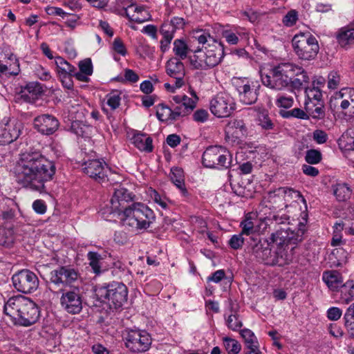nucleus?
Instances as JSON below:
<instances>
[{
  "instance_id": "393cba45",
  "label": "nucleus",
  "mask_w": 354,
  "mask_h": 354,
  "mask_svg": "<svg viewBox=\"0 0 354 354\" xmlns=\"http://www.w3.org/2000/svg\"><path fill=\"white\" fill-rule=\"evenodd\" d=\"M330 104L334 106L339 104L342 109H346L350 104L354 108V88H343L335 92L330 98Z\"/></svg>"
},
{
  "instance_id": "f3484780",
  "label": "nucleus",
  "mask_w": 354,
  "mask_h": 354,
  "mask_svg": "<svg viewBox=\"0 0 354 354\" xmlns=\"http://www.w3.org/2000/svg\"><path fill=\"white\" fill-rule=\"evenodd\" d=\"M23 127L22 122L16 118H3L0 122V145L10 144L16 140Z\"/></svg>"
},
{
  "instance_id": "c756f323",
  "label": "nucleus",
  "mask_w": 354,
  "mask_h": 354,
  "mask_svg": "<svg viewBox=\"0 0 354 354\" xmlns=\"http://www.w3.org/2000/svg\"><path fill=\"white\" fill-rule=\"evenodd\" d=\"M308 80L309 77L306 72L301 67L295 65L289 86H291L292 88L299 89L304 84L308 82Z\"/></svg>"
},
{
  "instance_id": "ddd939ff",
  "label": "nucleus",
  "mask_w": 354,
  "mask_h": 354,
  "mask_svg": "<svg viewBox=\"0 0 354 354\" xmlns=\"http://www.w3.org/2000/svg\"><path fill=\"white\" fill-rule=\"evenodd\" d=\"M125 346L132 352L143 353L149 350L151 344V338L145 330H131L127 331L124 337Z\"/></svg>"
},
{
  "instance_id": "39448f33",
  "label": "nucleus",
  "mask_w": 354,
  "mask_h": 354,
  "mask_svg": "<svg viewBox=\"0 0 354 354\" xmlns=\"http://www.w3.org/2000/svg\"><path fill=\"white\" fill-rule=\"evenodd\" d=\"M293 68L295 64L286 62L272 66L268 71H261V82L264 86L271 89L283 90L290 85Z\"/></svg>"
},
{
  "instance_id": "f03ea898",
  "label": "nucleus",
  "mask_w": 354,
  "mask_h": 354,
  "mask_svg": "<svg viewBox=\"0 0 354 354\" xmlns=\"http://www.w3.org/2000/svg\"><path fill=\"white\" fill-rule=\"evenodd\" d=\"M3 311L11 317L15 324L25 327L36 323L40 315L37 305L21 295L10 298L4 304Z\"/></svg>"
},
{
  "instance_id": "cd10ccee",
  "label": "nucleus",
  "mask_w": 354,
  "mask_h": 354,
  "mask_svg": "<svg viewBox=\"0 0 354 354\" xmlns=\"http://www.w3.org/2000/svg\"><path fill=\"white\" fill-rule=\"evenodd\" d=\"M191 97H188L185 94L176 95L171 97V102L176 104H182L189 114L196 107L198 97L195 91H191Z\"/></svg>"
},
{
  "instance_id": "c85d7f7f",
  "label": "nucleus",
  "mask_w": 354,
  "mask_h": 354,
  "mask_svg": "<svg viewBox=\"0 0 354 354\" xmlns=\"http://www.w3.org/2000/svg\"><path fill=\"white\" fill-rule=\"evenodd\" d=\"M322 280L333 291L337 290L343 284L341 274L336 270H328L323 272Z\"/></svg>"
},
{
  "instance_id": "58836bf2",
  "label": "nucleus",
  "mask_w": 354,
  "mask_h": 354,
  "mask_svg": "<svg viewBox=\"0 0 354 354\" xmlns=\"http://www.w3.org/2000/svg\"><path fill=\"white\" fill-rule=\"evenodd\" d=\"M148 194L151 199L162 209H169L171 203L166 196L160 194L156 190L153 189H150Z\"/></svg>"
},
{
  "instance_id": "b1692460",
  "label": "nucleus",
  "mask_w": 354,
  "mask_h": 354,
  "mask_svg": "<svg viewBox=\"0 0 354 354\" xmlns=\"http://www.w3.org/2000/svg\"><path fill=\"white\" fill-rule=\"evenodd\" d=\"M167 74L175 80L176 88H181L185 83V68L181 60L172 57L166 64Z\"/></svg>"
},
{
  "instance_id": "69168bd1",
  "label": "nucleus",
  "mask_w": 354,
  "mask_h": 354,
  "mask_svg": "<svg viewBox=\"0 0 354 354\" xmlns=\"http://www.w3.org/2000/svg\"><path fill=\"white\" fill-rule=\"evenodd\" d=\"M80 71L86 73V75H91L93 73V66L90 59H86L80 61L79 63Z\"/></svg>"
},
{
  "instance_id": "680f3d73",
  "label": "nucleus",
  "mask_w": 354,
  "mask_h": 354,
  "mask_svg": "<svg viewBox=\"0 0 354 354\" xmlns=\"http://www.w3.org/2000/svg\"><path fill=\"white\" fill-rule=\"evenodd\" d=\"M113 50L118 54L125 56L127 54L126 47L120 38L116 37L112 44Z\"/></svg>"
},
{
  "instance_id": "774afa93",
  "label": "nucleus",
  "mask_w": 354,
  "mask_h": 354,
  "mask_svg": "<svg viewBox=\"0 0 354 354\" xmlns=\"http://www.w3.org/2000/svg\"><path fill=\"white\" fill-rule=\"evenodd\" d=\"M35 75L41 80L47 81L50 79V72L41 66H37L35 70Z\"/></svg>"
},
{
  "instance_id": "4c0bfd02",
  "label": "nucleus",
  "mask_w": 354,
  "mask_h": 354,
  "mask_svg": "<svg viewBox=\"0 0 354 354\" xmlns=\"http://www.w3.org/2000/svg\"><path fill=\"white\" fill-rule=\"evenodd\" d=\"M279 194H282L283 201H284L283 205H284L286 207H288V203H290L291 201L296 202L298 199L301 198V195L298 191L290 188L280 187L279 188Z\"/></svg>"
},
{
  "instance_id": "3c124183",
  "label": "nucleus",
  "mask_w": 354,
  "mask_h": 354,
  "mask_svg": "<svg viewBox=\"0 0 354 354\" xmlns=\"http://www.w3.org/2000/svg\"><path fill=\"white\" fill-rule=\"evenodd\" d=\"M267 201L271 205L273 208H281L284 202L283 201L282 194H279V189L274 192H270L267 196Z\"/></svg>"
},
{
  "instance_id": "6e6552de",
  "label": "nucleus",
  "mask_w": 354,
  "mask_h": 354,
  "mask_svg": "<svg viewBox=\"0 0 354 354\" xmlns=\"http://www.w3.org/2000/svg\"><path fill=\"white\" fill-rule=\"evenodd\" d=\"M194 37L199 44L205 45L204 50L209 65H212V68L217 66L224 57L223 44L204 30L196 31Z\"/></svg>"
},
{
  "instance_id": "ea45409f",
  "label": "nucleus",
  "mask_w": 354,
  "mask_h": 354,
  "mask_svg": "<svg viewBox=\"0 0 354 354\" xmlns=\"http://www.w3.org/2000/svg\"><path fill=\"white\" fill-rule=\"evenodd\" d=\"M333 193L338 201H344L349 198L351 190L346 184L339 183L333 187Z\"/></svg>"
},
{
  "instance_id": "412c9836",
  "label": "nucleus",
  "mask_w": 354,
  "mask_h": 354,
  "mask_svg": "<svg viewBox=\"0 0 354 354\" xmlns=\"http://www.w3.org/2000/svg\"><path fill=\"white\" fill-rule=\"evenodd\" d=\"M33 126L35 129L44 135H52L59 128V122L53 115L42 114L35 118Z\"/></svg>"
},
{
  "instance_id": "5fc2aeb1",
  "label": "nucleus",
  "mask_w": 354,
  "mask_h": 354,
  "mask_svg": "<svg viewBox=\"0 0 354 354\" xmlns=\"http://www.w3.org/2000/svg\"><path fill=\"white\" fill-rule=\"evenodd\" d=\"M305 160L308 164H317L322 160V153L316 149L308 150L306 153Z\"/></svg>"
},
{
  "instance_id": "e433bc0d",
  "label": "nucleus",
  "mask_w": 354,
  "mask_h": 354,
  "mask_svg": "<svg viewBox=\"0 0 354 354\" xmlns=\"http://www.w3.org/2000/svg\"><path fill=\"white\" fill-rule=\"evenodd\" d=\"M5 62V74H10L12 75H17L20 72L19 60L13 54H10L8 56L6 55Z\"/></svg>"
},
{
  "instance_id": "4be33fe9",
  "label": "nucleus",
  "mask_w": 354,
  "mask_h": 354,
  "mask_svg": "<svg viewBox=\"0 0 354 354\" xmlns=\"http://www.w3.org/2000/svg\"><path fill=\"white\" fill-rule=\"evenodd\" d=\"M55 64L57 75L64 87L71 89L73 87L71 77L76 71L74 66L59 56L55 57Z\"/></svg>"
},
{
  "instance_id": "9d476101",
  "label": "nucleus",
  "mask_w": 354,
  "mask_h": 354,
  "mask_svg": "<svg viewBox=\"0 0 354 354\" xmlns=\"http://www.w3.org/2000/svg\"><path fill=\"white\" fill-rule=\"evenodd\" d=\"M233 85L238 93L241 103L251 105L257 102L260 87L257 82L245 77H236L233 79Z\"/></svg>"
},
{
  "instance_id": "1a4fd4ad",
  "label": "nucleus",
  "mask_w": 354,
  "mask_h": 354,
  "mask_svg": "<svg viewBox=\"0 0 354 354\" xmlns=\"http://www.w3.org/2000/svg\"><path fill=\"white\" fill-rule=\"evenodd\" d=\"M231 162L230 151L221 146L209 147L203 154V164L206 167L227 169L230 167Z\"/></svg>"
},
{
  "instance_id": "338daca9",
  "label": "nucleus",
  "mask_w": 354,
  "mask_h": 354,
  "mask_svg": "<svg viewBox=\"0 0 354 354\" xmlns=\"http://www.w3.org/2000/svg\"><path fill=\"white\" fill-rule=\"evenodd\" d=\"M342 315V310L337 307H330L327 310V317L332 321L338 320Z\"/></svg>"
},
{
  "instance_id": "c9c22d12",
  "label": "nucleus",
  "mask_w": 354,
  "mask_h": 354,
  "mask_svg": "<svg viewBox=\"0 0 354 354\" xmlns=\"http://www.w3.org/2000/svg\"><path fill=\"white\" fill-rule=\"evenodd\" d=\"M338 145L345 150H354V129H350L344 132L339 138Z\"/></svg>"
},
{
  "instance_id": "7ed1b4c3",
  "label": "nucleus",
  "mask_w": 354,
  "mask_h": 354,
  "mask_svg": "<svg viewBox=\"0 0 354 354\" xmlns=\"http://www.w3.org/2000/svg\"><path fill=\"white\" fill-rule=\"evenodd\" d=\"M113 214L117 215L124 225L136 230L147 229L155 219L153 212L141 203H133Z\"/></svg>"
},
{
  "instance_id": "864d4df0",
  "label": "nucleus",
  "mask_w": 354,
  "mask_h": 354,
  "mask_svg": "<svg viewBox=\"0 0 354 354\" xmlns=\"http://www.w3.org/2000/svg\"><path fill=\"white\" fill-rule=\"evenodd\" d=\"M341 82V77L338 72L331 71L328 75L327 86L329 89L335 90L338 88Z\"/></svg>"
},
{
  "instance_id": "4d7b16f0",
  "label": "nucleus",
  "mask_w": 354,
  "mask_h": 354,
  "mask_svg": "<svg viewBox=\"0 0 354 354\" xmlns=\"http://www.w3.org/2000/svg\"><path fill=\"white\" fill-rule=\"evenodd\" d=\"M281 114L283 118L293 117L303 120L308 119L309 117L307 112H305L304 111L299 108L293 109L290 111H286L283 113Z\"/></svg>"
},
{
  "instance_id": "f704fd0d",
  "label": "nucleus",
  "mask_w": 354,
  "mask_h": 354,
  "mask_svg": "<svg viewBox=\"0 0 354 354\" xmlns=\"http://www.w3.org/2000/svg\"><path fill=\"white\" fill-rule=\"evenodd\" d=\"M340 301L348 304L354 298V281H347L340 288Z\"/></svg>"
},
{
  "instance_id": "49530a36",
  "label": "nucleus",
  "mask_w": 354,
  "mask_h": 354,
  "mask_svg": "<svg viewBox=\"0 0 354 354\" xmlns=\"http://www.w3.org/2000/svg\"><path fill=\"white\" fill-rule=\"evenodd\" d=\"M345 326L350 331L351 335H354V304L347 308L344 317Z\"/></svg>"
},
{
  "instance_id": "2f4dec72",
  "label": "nucleus",
  "mask_w": 354,
  "mask_h": 354,
  "mask_svg": "<svg viewBox=\"0 0 354 354\" xmlns=\"http://www.w3.org/2000/svg\"><path fill=\"white\" fill-rule=\"evenodd\" d=\"M192 51L185 40L182 39H175L173 43V53L174 57L183 60L188 57L189 53Z\"/></svg>"
},
{
  "instance_id": "4468645a",
  "label": "nucleus",
  "mask_w": 354,
  "mask_h": 354,
  "mask_svg": "<svg viewBox=\"0 0 354 354\" xmlns=\"http://www.w3.org/2000/svg\"><path fill=\"white\" fill-rule=\"evenodd\" d=\"M233 97L225 93H219L210 101L209 109L217 118H227L231 115L235 109Z\"/></svg>"
},
{
  "instance_id": "13d9d810",
  "label": "nucleus",
  "mask_w": 354,
  "mask_h": 354,
  "mask_svg": "<svg viewBox=\"0 0 354 354\" xmlns=\"http://www.w3.org/2000/svg\"><path fill=\"white\" fill-rule=\"evenodd\" d=\"M209 118V113L207 110L204 109H198L195 111L192 115V119L197 123H205Z\"/></svg>"
},
{
  "instance_id": "6e6d98bb",
  "label": "nucleus",
  "mask_w": 354,
  "mask_h": 354,
  "mask_svg": "<svg viewBox=\"0 0 354 354\" xmlns=\"http://www.w3.org/2000/svg\"><path fill=\"white\" fill-rule=\"evenodd\" d=\"M294 103V100L291 96L286 95H279L276 99L275 104L280 108L289 109Z\"/></svg>"
},
{
  "instance_id": "a878e982",
  "label": "nucleus",
  "mask_w": 354,
  "mask_h": 354,
  "mask_svg": "<svg viewBox=\"0 0 354 354\" xmlns=\"http://www.w3.org/2000/svg\"><path fill=\"white\" fill-rule=\"evenodd\" d=\"M126 16L136 23H143L151 19V15L145 6H140L136 3L127 10Z\"/></svg>"
},
{
  "instance_id": "8fccbe9b",
  "label": "nucleus",
  "mask_w": 354,
  "mask_h": 354,
  "mask_svg": "<svg viewBox=\"0 0 354 354\" xmlns=\"http://www.w3.org/2000/svg\"><path fill=\"white\" fill-rule=\"evenodd\" d=\"M305 93L308 99L305 102L315 103L322 102V93L320 89L313 86L308 87L306 88Z\"/></svg>"
},
{
  "instance_id": "c03bdc74",
  "label": "nucleus",
  "mask_w": 354,
  "mask_h": 354,
  "mask_svg": "<svg viewBox=\"0 0 354 354\" xmlns=\"http://www.w3.org/2000/svg\"><path fill=\"white\" fill-rule=\"evenodd\" d=\"M106 104L112 109L115 110L119 107L121 102V93L115 90L108 93L105 97Z\"/></svg>"
},
{
  "instance_id": "9b49d317",
  "label": "nucleus",
  "mask_w": 354,
  "mask_h": 354,
  "mask_svg": "<svg viewBox=\"0 0 354 354\" xmlns=\"http://www.w3.org/2000/svg\"><path fill=\"white\" fill-rule=\"evenodd\" d=\"M80 280L79 272L69 266H61L52 270L50 273V283L62 290L71 287Z\"/></svg>"
},
{
  "instance_id": "a211bd4d",
  "label": "nucleus",
  "mask_w": 354,
  "mask_h": 354,
  "mask_svg": "<svg viewBox=\"0 0 354 354\" xmlns=\"http://www.w3.org/2000/svg\"><path fill=\"white\" fill-rule=\"evenodd\" d=\"M251 245L252 254L259 261L268 265H279L280 260L277 257L275 252H272L271 244L268 239H254L253 243Z\"/></svg>"
},
{
  "instance_id": "e2e57ef3",
  "label": "nucleus",
  "mask_w": 354,
  "mask_h": 354,
  "mask_svg": "<svg viewBox=\"0 0 354 354\" xmlns=\"http://www.w3.org/2000/svg\"><path fill=\"white\" fill-rule=\"evenodd\" d=\"M243 234L233 235L229 241V244L232 249L238 250L241 248L244 243Z\"/></svg>"
},
{
  "instance_id": "79ce46f5",
  "label": "nucleus",
  "mask_w": 354,
  "mask_h": 354,
  "mask_svg": "<svg viewBox=\"0 0 354 354\" xmlns=\"http://www.w3.org/2000/svg\"><path fill=\"white\" fill-rule=\"evenodd\" d=\"M257 124L266 130L272 129L274 124L270 120L268 113L265 109H259L257 118Z\"/></svg>"
},
{
  "instance_id": "423d86ee",
  "label": "nucleus",
  "mask_w": 354,
  "mask_h": 354,
  "mask_svg": "<svg viewBox=\"0 0 354 354\" xmlns=\"http://www.w3.org/2000/svg\"><path fill=\"white\" fill-rule=\"evenodd\" d=\"M95 295L101 301L108 302L110 306L118 308L127 301L128 290L124 283L113 281L106 286L97 287Z\"/></svg>"
},
{
  "instance_id": "2eb2a0df",
  "label": "nucleus",
  "mask_w": 354,
  "mask_h": 354,
  "mask_svg": "<svg viewBox=\"0 0 354 354\" xmlns=\"http://www.w3.org/2000/svg\"><path fill=\"white\" fill-rule=\"evenodd\" d=\"M12 281L14 288L24 294L35 291L39 286V279L37 275L27 269L21 270L13 274Z\"/></svg>"
},
{
  "instance_id": "de8ad7c7",
  "label": "nucleus",
  "mask_w": 354,
  "mask_h": 354,
  "mask_svg": "<svg viewBox=\"0 0 354 354\" xmlns=\"http://www.w3.org/2000/svg\"><path fill=\"white\" fill-rule=\"evenodd\" d=\"M227 328L233 331L239 330L243 326L242 321L237 313H232L225 317Z\"/></svg>"
},
{
  "instance_id": "bb28decb",
  "label": "nucleus",
  "mask_w": 354,
  "mask_h": 354,
  "mask_svg": "<svg viewBox=\"0 0 354 354\" xmlns=\"http://www.w3.org/2000/svg\"><path fill=\"white\" fill-rule=\"evenodd\" d=\"M194 55L189 57L190 64L198 70H209L212 68L207 62V57L205 50L197 48L193 51Z\"/></svg>"
},
{
  "instance_id": "6ab92c4d",
  "label": "nucleus",
  "mask_w": 354,
  "mask_h": 354,
  "mask_svg": "<svg viewBox=\"0 0 354 354\" xmlns=\"http://www.w3.org/2000/svg\"><path fill=\"white\" fill-rule=\"evenodd\" d=\"M62 308L70 314H78L82 309V295L78 287L63 292L60 297Z\"/></svg>"
},
{
  "instance_id": "603ef678",
  "label": "nucleus",
  "mask_w": 354,
  "mask_h": 354,
  "mask_svg": "<svg viewBox=\"0 0 354 354\" xmlns=\"http://www.w3.org/2000/svg\"><path fill=\"white\" fill-rule=\"evenodd\" d=\"M241 227L242 228L241 233L243 234L250 235L256 232L255 221H252L250 216H247L245 219L241 223Z\"/></svg>"
},
{
  "instance_id": "a19ab883",
  "label": "nucleus",
  "mask_w": 354,
  "mask_h": 354,
  "mask_svg": "<svg viewBox=\"0 0 354 354\" xmlns=\"http://www.w3.org/2000/svg\"><path fill=\"white\" fill-rule=\"evenodd\" d=\"M305 109L308 115L313 118H320L324 114L322 102L315 103L305 102Z\"/></svg>"
},
{
  "instance_id": "473e14b6",
  "label": "nucleus",
  "mask_w": 354,
  "mask_h": 354,
  "mask_svg": "<svg viewBox=\"0 0 354 354\" xmlns=\"http://www.w3.org/2000/svg\"><path fill=\"white\" fill-rule=\"evenodd\" d=\"M337 38L339 44L343 47L354 44V28L351 26L342 28L339 30Z\"/></svg>"
},
{
  "instance_id": "dca6fc26",
  "label": "nucleus",
  "mask_w": 354,
  "mask_h": 354,
  "mask_svg": "<svg viewBox=\"0 0 354 354\" xmlns=\"http://www.w3.org/2000/svg\"><path fill=\"white\" fill-rule=\"evenodd\" d=\"M171 106L165 104L156 106L157 118L163 122L172 124L189 115L182 104H176L170 101Z\"/></svg>"
},
{
  "instance_id": "bf43d9fd",
  "label": "nucleus",
  "mask_w": 354,
  "mask_h": 354,
  "mask_svg": "<svg viewBox=\"0 0 354 354\" xmlns=\"http://www.w3.org/2000/svg\"><path fill=\"white\" fill-rule=\"evenodd\" d=\"M298 19L297 12L295 10H290L283 18V24L287 27L294 26Z\"/></svg>"
},
{
  "instance_id": "09e8293b",
  "label": "nucleus",
  "mask_w": 354,
  "mask_h": 354,
  "mask_svg": "<svg viewBox=\"0 0 354 354\" xmlns=\"http://www.w3.org/2000/svg\"><path fill=\"white\" fill-rule=\"evenodd\" d=\"M272 223L271 216L265 217H259L255 221V230L257 233H263L268 228L270 227Z\"/></svg>"
},
{
  "instance_id": "5701e85b",
  "label": "nucleus",
  "mask_w": 354,
  "mask_h": 354,
  "mask_svg": "<svg viewBox=\"0 0 354 354\" xmlns=\"http://www.w3.org/2000/svg\"><path fill=\"white\" fill-rule=\"evenodd\" d=\"M248 133L245 123L241 120L230 122L225 128V140L231 145L238 144Z\"/></svg>"
},
{
  "instance_id": "f257e3e1",
  "label": "nucleus",
  "mask_w": 354,
  "mask_h": 354,
  "mask_svg": "<svg viewBox=\"0 0 354 354\" xmlns=\"http://www.w3.org/2000/svg\"><path fill=\"white\" fill-rule=\"evenodd\" d=\"M56 168L53 162L39 152L23 153L15 167L17 182L23 187L41 192L50 181Z\"/></svg>"
},
{
  "instance_id": "20e7f679",
  "label": "nucleus",
  "mask_w": 354,
  "mask_h": 354,
  "mask_svg": "<svg viewBox=\"0 0 354 354\" xmlns=\"http://www.w3.org/2000/svg\"><path fill=\"white\" fill-rule=\"evenodd\" d=\"M304 231V225L300 223L299 228L296 232L293 230H290L289 227H281L271 234L268 240L271 245L275 243L277 246L275 253L280 260V266L288 264L291 261L290 257L286 251V247L289 243L296 244L301 241Z\"/></svg>"
},
{
  "instance_id": "a18cd8bd",
  "label": "nucleus",
  "mask_w": 354,
  "mask_h": 354,
  "mask_svg": "<svg viewBox=\"0 0 354 354\" xmlns=\"http://www.w3.org/2000/svg\"><path fill=\"white\" fill-rule=\"evenodd\" d=\"M223 342L228 354H238L241 350V345L236 339L225 337L223 338Z\"/></svg>"
},
{
  "instance_id": "7c9ffc66",
  "label": "nucleus",
  "mask_w": 354,
  "mask_h": 354,
  "mask_svg": "<svg viewBox=\"0 0 354 354\" xmlns=\"http://www.w3.org/2000/svg\"><path fill=\"white\" fill-rule=\"evenodd\" d=\"M133 145L140 151L151 152L153 150L152 139L143 133H137L132 138Z\"/></svg>"
},
{
  "instance_id": "0eeeda50",
  "label": "nucleus",
  "mask_w": 354,
  "mask_h": 354,
  "mask_svg": "<svg viewBox=\"0 0 354 354\" xmlns=\"http://www.w3.org/2000/svg\"><path fill=\"white\" fill-rule=\"evenodd\" d=\"M295 54L301 59L311 60L317 55L319 45L316 38L310 32H300L292 39Z\"/></svg>"
},
{
  "instance_id": "72a5a7b5",
  "label": "nucleus",
  "mask_w": 354,
  "mask_h": 354,
  "mask_svg": "<svg viewBox=\"0 0 354 354\" xmlns=\"http://www.w3.org/2000/svg\"><path fill=\"white\" fill-rule=\"evenodd\" d=\"M241 335L245 341L248 352H259V342L254 333L250 329L245 328L241 330Z\"/></svg>"
},
{
  "instance_id": "0e129e2a",
  "label": "nucleus",
  "mask_w": 354,
  "mask_h": 354,
  "mask_svg": "<svg viewBox=\"0 0 354 354\" xmlns=\"http://www.w3.org/2000/svg\"><path fill=\"white\" fill-rule=\"evenodd\" d=\"M222 35L225 39V41L231 45H235L239 41L238 35L230 30H223Z\"/></svg>"
},
{
  "instance_id": "f8f14e48",
  "label": "nucleus",
  "mask_w": 354,
  "mask_h": 354,
  "mask_svg": "<svg viewBox=\"0 0 354 354\" xmlns=\"http://www.w3.org/2000/svg\"><path fill=\"white\" fill-rule=\"evenodd\" d=\"M82 170L89 177L99 183L113 180L116 174L112 173L104 162L98 159L85 161L82 164Z\"/></svg>"
},
{
  "instance_id": "052dcab7",
  "label": "nucleus",
  "mask_w": 354,
  "mask_h": 354,
  "mask_svg": "<svg viewBox=\"0 0 354 354\" xmlns=\"http://www.w3.org/2000/svg\"><path fill=\"white\" fill-rule=\"evenodd\" d=\"M170 178L174 184L182 183L185 180L183 170L178 167L172 168L171 169Z\"/></svg>"
},
{
  "instance_id": "37998d69",
  "label": "nucleus",
  "mask_w": 354,
  "mask_h": 354,
  "mask_svg": "<svg viewBox=\"0 0 354 354\" xmlns=\"http://www.w3.org/2000/svg\"><path fill=\"white\" fill-rule=\"evenodd\" d=\"M87 258L89 261V265L94 273L98 274L102 272L101 261L102 256L95 252H89L87 254Z\"/></svg>"
},
{
  "instance_id": "aec40b11",
  "label": "nucleus",
  "mask_w": 354,
  "mask_h": 354,
  "mask_svg": "<svg viewBox=\"0 0 354 354\" xmlns=\"http://www.w3.org/2000/svg\"><path fill=\"white\" fill-rule=\"evenodd\" d=\"M134 194L130 192L124 184L117 185L110 201V206L107 212L114 214L128 207L127 203L133 201Z\"/></svg>"
}]
</instances>
